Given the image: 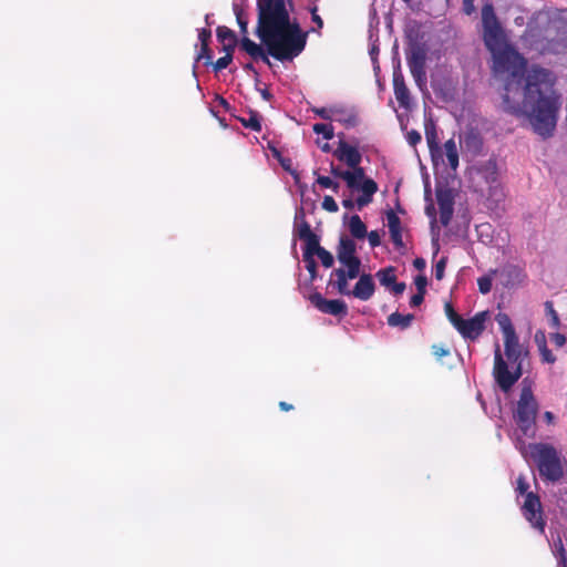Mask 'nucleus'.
<instances>
[{
  "mask_svg": "<svg viewBox=\"0 0 567 567\" xmlns=\"http://www.w3.org/2000/svg\"><path fill=\"white\" fill-rule=\"evenodd\" d=\"M394 95L401 107H409L411 103L410 92L405 84L404 76L400 71L393 73Z\"/></svg>",
  "mask_w": 567,
  "mask_h": 567,
  "instance_id": "a211bd4d",
  "label": "nucleus"
},
{
  "mask_svg": "<svg viewBox=\"0 0 567 567\" xmlns=\"http://www.w3.org/2000/svg\"><path fill=\"white\" fill-rule=\"evenodd\" d=\"M537 413L538 403L533 394V391L530 388H523L519 394L516 411L514 413V419L524 435H534V426Z\"/></svg>",
  "mask_w": 567,
  "mask_h": 567,
  "instance_id": "423d86ee",
  "label": "nucleus"
},
{
  "mask_svg": "<svg viewBox=\"0 0 567 567\" xmlns=\"http://www.w3.org/2000/svg\"><path fill=\"white\" fill-rule=\"evenodd\" d=\"M443 155L446 156L447 163L452 171H456L458 167V151L454 138H450L444 143L442 147Z\"/></svg>",
  "mask_w": 567,
  "mask_h": 567,
  "instance_id": "b1692460",
  "label": "nucleus"
},
{
  "mask_svg": "<svg viewBox=\"0 0 567 567\" xmlns=\"http://www.w3.org/2000/svg\"><path fill=\"white\" fill-rule=\"evenodd\" d=\"M555 556L563 567H567V551L560 539L555 544Z\"/></svg>",
  "mask_w": 567,
  "mask_h": 567,
  "instance_id": "58836bf2",
  "label": "nucleus"
},
{
  "mask_svg": "<svg viewBox=\"0 0 567 567\" xmlns=\"http://www.w3.org/2000/svg\"><path fill=\"white\" fill-rule=\"evenodd\" d=\"M545 310H546V315L549 319L550 327L554 329H558L560 327V320H559L557 311L554 309V305L551 301L545 302Z\"/></svg>",
  "mask_w": 567,
  "mask_h": 567,
  "instance_id": "f704fd0d",
  "label": "nucleus"
},
{
  "mask_svg": "<svg viewBox=\"0 0 567 567\" xmlns=\"http://www.w3.org/2000/svg\"><path fill=\"white\" fill-rule=\"evenodd\" d=\"M233 58L234 56L231 54H225L224 56L219 58L215 63H212L214 70L218 72L228 68L229 64L233 62Z\"/></svg>",
  "mask_w": 567,
  "mask_h": 567,
  "instance_id": "a18cd8bd",
  "label": "nucleus"
},
{
  "mask_svg": "<svg viewBox=\"0 0 567 567\" xmlns=\"http://www.w3.org/2000/svg\"><path fill=\"white\" fill-rule=\"evenodd\" d=\"M523 106L533 132L543 140L551 137L557 125L559 99H540L533 103L523 102Z\"/></svg>",
  "mask_w": 567,
  "mask_h": 567,
  "instance_id": "7ed1b4c3",
  "label": "nucleus"
},
{
  "mask_svg": "<svg viewBox=\"0 0 567 567\" xmlns=\"http://www.w3.org/2000/svg\"><path fill=\"white\" fill-rule=\"evenodd\" d=\"M405 284L404 282H394L391 288L394 295H401L405 290Z\"/></svg>",
  "mask_w": 567,
  "mask_h": 567,
  "instance_id": "69168bd1",
  "label": "nucleus"
},
{
  "mask_svg": "<svg viewBox=\"0 0 567 567\" xmlns=\"http://www.w3.org/2000/svg\"><path fill=\"white\" fill-rule=\"evenodd\" d=\"M529 449L530 456L544 482L556 483L564 477L563 457L554 445L534 443L529 445Z\"/></svg>",
  "mask_w": 567,
  "mask_h": 567,
  "instance_id": "20e7f679",
  "label": "nucleus"
},
{
  "mask_svg": "<svg viewBox=\"0 0 567 567\" xmlns=\"http://www.w3.org/2000/svg\"><path fill=\"white\" fill-rule=\"evenodd\" d=\"M413 266H414L415 269L422 271L425 268L426 262H425V260L423 258L417 257V258L414 259Z\"/></svg>",
  "mask_w": 567,
  "mask_h": 567,
  "instance_id": "774afa93",
  "label": "nucleus"
},
{
  "mask_svg": "<svg viewBox=\"0 0 567 567\" xmlns=\"http://www.w3.org/2000/svg\"><path fill=\"white\" fill-rule=\"evenodd\" d=\"M389 231H390V237H391L393 245L398 249L403 248L404 244H403V239H402V229H395V230H389Z\"/></svg>",
  "mask_w": 567,
  "mask_h": 567,
  "instance_id": "09e8293b",
  "label": "nucleus"
},
{
  "mask_svg": "<svg viewBox=\"0 0 567 567\" xmlns=\"http://www.w3.org/2000/svg\"><path fill=\"white\" fill-rule=\"evenodd\" d=\"M216 35H217V40L220 42V43H225V42H238V39H237V35L236 33L229 29L228 27H225V25H219L217 27L216 29Z\"/></svg>",
  "mask_w": 567,
  "mask_h": 567,
  "instance_id": "2f4dec72",
  "label": "nucleus"
},
{
  "mask_svg": "<svg viewBox=\"0 0 567 567\" xmlns=\"http://www.w3.org/2000/svg\"><path fill=\"white\" fill-rule=\"evenodd\" d=\"M496 321L503 332V337L504 339L507 338V337H513L514 334H516V331H515V328L512 323V320L511 318L508 317V315L506 313H498L496 316Z\"/></svg>",
  "mask_w": 567,
  "mask_h": 567,
  "instance_id": "c85d7f7f",
  "label": "nucleus"
},
{
  "mask_svg": "<svg viewBox=\"0 0 567 567\" xmlns=\"http://www.w3.org/2000/svg\"><path fill=\"white\" fill-rule=\"evenodd\" d=\"M344 172L346 171H342L340 167L338 166H334L333 164H331V174L334 176V177H338V178H341L344 181Z\"/></svg>",
  "mask_w": 567,
  "mask_h": 567,
  "instance_id": "338daca9",
  "label": "nucleus"
},
{
  "mask_svg": "<svg viewBox=\"0 0 567 567\" xmlns=\"http://www.w3.org/2000/svg\"><path fill=\"white\" fill-rule=\"evenodd\" d=\"M522 511L530 525L540 533H544L546 522L543 517L542 503L537 494L533 492L527 493Z\"/></svg>",
  "mask_w": 567,
  "mask_h": 567,
  "instance_id": "9d476101",
  "label": "nucleus"
},
{
  "mask_svg": "<svg viewBox=\"0 0 567 567\" xmlns=\"http://www.w3.org/2000/svg\"><path fill=\"white\" fill-rule=\"evenodd\" d=\"M310 13H311V20L313 23H316V25L318 27V29H321L323 27V20L321 19V17L318 14V8L315 6L312 8H310Z\"/></svg>",
  "mask_w": 567,
  "mask_h": 567,
  "instance_id": "052dcab7",
  "label": "nucleus"
},
{
  "mask_svg": "<svg viewBox=\"0 0 567 567\" xmlns=\"http://www.w3.org/2000/svg\"><path fill=\"white\" fill-rule=\"evenodd\" d=\"M444 310L449 321L455 328L463 318L455 311L452 303L450 302L445 303Z\"/></svg>",
  "mask_w": 567,
  "mask_h": 567,
  "instance_id": "4c0bfd02",
  "label": "nucleus"
},
{
  "mask_svg": "<svg viewBox=\"0 0 567 567\" xmlns=\"http://www.w3.org/2000/svg\"><path fill=\"white\" fill-rule=\"evenodd\" d=\"M477 174L491 188L494 187L498 182L497 164L495 161L489 159L485 164L481 165L477 168Z\"/></svg>",
  "mask_w": 567,
  "mask_h": 567,
  "instance_id": "412c9836",
  "label": "nucleus"
},
{
  "mask_svg": "<svg viewBox=\"0 0 567 567\" xmlns=\"http://www.w3.org/2000/svg\"><path fill=\"white\" fill-rule=\"evenodd\" d=\"M322 208L329 213H337L339 207L333 197L324 196L322 200Z\"/></svg>",
  "mask_w": 567,
  "mask_h": 567,
  "instance_id": "de8ad7c7",
  "label": "nucleus"
},
{
  "mask_svg": "<svg viewBox=\"0 0 567 567\" xmlns=\"http://www.w3.org/2000/svg\"><path fill=\"white\" fill-rule=\"evenodd\" d=\"M361 195L357 198L358 209H362L373 200V195L378 192V184L372 178H365L359 183Z\"/></svg>",
  "mask_w": 567,
  "mask_h": 567,
  "instance_id": "6ab92c4d",
  "label": "nucleus"
},
{
  "mask_svg": "<svg viewBox=\"0 0 567 567\" xmlns=\"http://www.w3.org/2000/svg\"><path fill=\"white\" fill-rule=\"evenodd\" d=\"M523 374L522 362L515 365L513 371H509L507 362L503 359L501 349L497 346L494 355L493 375L502 391H509L513 385L519 380Z\"/></svg>",
  "mask_w": 567,
  "mask_h": 567,
  "instance_id": "0eeeda50",
  "label": "nucleus"
},
{
  "mask_svg": "<svg viewBox=\"0 0 567 567\" xmlns=\"http://www.w3.org/2000/svg\"><path fill=\"white\" fill-rule=\"evenodd\" d=\"M212 39V31L208 28H202L198 30V40L200 45L209 44Z\"/></svg>",
  "mask_w": 567,
  "mask_h": 567,
  "instance_id": "8fccbe9b",
  "label": "nucleus"
},
{
  "mask_svg": "<svg viewBox=\"0 0 567 567\" xmlns=\"http://www.w3.org/2000/svg\"><path fill=\"white\" fill-rule=\"evenodd\" d=\"M205 60V64L209 65L213 63V54L212 50L209 49V44L200 45V50L196 55V62Z\"/></svg>",
  "mask_w": 567,
  "mask_h": 567,
  "instance_id": "ea45409f",
  "label": "nucleus"
},
{
  "mask_svg": "<svg viewBox=\"0 0 567 567\" xmlns=\"http://www.w3.org/2000/svg\"><path fill=\"white\" fill-rule=\"evenodd\" d=\"M421 140H422L421 134L415 130H412V131L408 132V134H406V141L411 146H415L416 144H419L421 142Z\"/></svg>",
  "mask_w": 567,
  "mask_h": 567,
  "instance_id": "6e6d98bb",
  "label": "nucleus"
},
{
  "mask_svg": "<svg viewBox=\"0 0 567 567\" xmlns=\"http://www.w3.org/2000/svg\"><path fill=\"white\" fill-rule=\"evenodd\" d=\"M238 42H225V43H221L223 45V51L225 52V54H234V51H235V48L237 47Z\"/></svg>",
  "mask_w": 567,
  "mask_h": 567,
  "instance_id": "0e129e2a",
  "label": "nucleus"
},
{
  "mask_svg": "<svg viewBox=\"0 0 567 567\" xmlns=\"http://www.w3.org/2000/svg\"><path fill=\"white\" fill-rule=\"evenodd\" d=\"M386 220L389 230L401 229V220L392 209L386 213Z\"/></svg>",
  "mask_w": 567,
  "mask_h": 567,
  "instance_id": "79ce46f5",
  "label": "nucleus"
},
{
  "mask_svg": "<svg viewBox=\"0 0 567 567\" xmlns=\"http://www.w3.org/2000/svg\"><path fill=\"white\" fill-rule=\"evenodd\" d=\"M477 286L481 293L486 295L492 290V277L482 276L477 279Z\"/></svg>",
  "mask_w": 567,
  "mask_h": 567,
  "instance_id": "a19ab883",
  "label": "nucleus"
},
{
  "mask_svg": "<svg viewBox=\"0 0 567 567\" xmlns=\"http://www.w3.org/2000/svg\"><path fill=\"white\" fill-rule=\"evenodd\" d=\"M432 353L435 358L441 359L443 357H446L450 354V350L445 349L443 346L440 344H433L432 346Z\"/></svg>",
  "mask_w": 567,
  "mask_h": 567,
  "instance_id": "4d7b16f0",
  "label": "nucleus"
},
{
  "mask_svg": "<svg viewBox=\"0 0 567 567\" xmlns=\"http://www.w3.org/2000/svg\"><path fill=\"white\" fill-rule=\"evenodd\" d=\"M299 218L301 223L297 227V235L305 241L303 259H310V257L317 255L323 247L320 246L319 237L311 230L310 224L305 219L303 208H300L296 214V219Z\"/></svg>",
  "mask_w": 567,
  "mask_h": 567,
  "instance_id": "1a4fd4ad",
  "label": "nucleus"
},
{
  "mask_svg": "<svg viewBox=\"0 0 567 567\" xmlns=\"http://www.w3.org/2000/svg\"><path fill=\"white\" fill-rule=\"evenodd\" d=\"M313 112L323 120H331V112L324 107L315 109Z\"/></svg>",
  "mask_w": 567,
  "mask_h": 567,
  "instance_id": "e2e57ef3",
  "label": "nucleus"
},
{
  "mask_svg": "<svg viewBox=\"0 0 567 567\" xmlns=\"http://www.w3.org/2000/svg\"><path fill=\"white\" fill-rule=\"evenodd\" d=\"M312 130L317 134H322L326 140H332L334 136L333 126L324 123H316Z\"/></svg>",
  "mask_w": 567,
  "mask_h": 567,
  "instance_id": "c9c22d12",
  "label": "nucleus"
},
{
  "mask_svg": "<svg viewBox=\"0 0 567 567\" xmlns=\"http://www.w3.org/2000/svg\"><path fill=\"white\" fill-rule=\"evenodd\" d=\"M257 12L255 33L261 44L248 37L239 41L240 49L251 59L261 60L271 68L269 55L281 62L292 61L305 50L307 33L297 21H290L286 0H257Z\"/></svg>",
  "mask_w": 567,
  "mask_h": 567,
  "instance_id": "f257e3e1",
  "label": "nucleus"
},
{
  "mask_svg": "<svg viewBox=\"0 0 567 567\" xmlns=\"http://www.w3.org/2000/svg\"><path fill=\"white\" fill-rule=\"evenodd\" d=\"M338 117L336 120L346 125V127H353L358 124V117L354 113L344 110H336Z\"/></svg>",
  "mask_w": 567,
  "mask_h": 567,
  "instance_id": "473e14b6",
  "label": "nucleus"
},
{
  "mask_svg": "<svg viewBox=\"0 0 567 567\" xmlns=\"http://www.w3.org/2000/svg\"><path fill=\"white\" fill-rule=\"evenodd\" d=\"M523 102L533 103L540 99H559L555 92V74L539 65H532L526 70Z\"/></svg>",
  "mask_w": 567,
  "mask_h": 567,
  "instance_id": "39448f33",
  "label": "nucleus"
},
{
  "mask_svg": "<svg viewBox=\"0 0 567 567\" xmlns=\"http://www.w3.org/2000/svg\"><path fill=\"white\" fill-rule=\"evenodd\" d=\"M505 355L513 365L522 362V348L517 334L504 339Z\"/></svg>",
  "mask_w": 567,
  "mask_h": 567,
  "instance_id": "aec40b11",
  "label": "nucleus"
},
{
  "mask_svg": "<svg viewBox=\"0 0 567 567\" xmlns=\"http://www.w3.org/2000/svg\"><path fill=\"white\" fill-rule=\"evenodd\" d=\"M367 236L369 239V244L372 248L380 246L381 237L378 231H375V230H372L370 233L367 231Z\"/></svg>",
  "mask_w": 567,
  "mask_h": 567,
  "instance_id": "13d9d810",
  "label": "nucleus"
},
{
  "mask_svg": "<svg viewBox=\"0 0 567 567\" xmlns=\"http://www.w3.org/2000/svg\"><path fill=\"white\" fill-rule=\"evenodd\" d=\"M550 341L557 347L561 348L565 346L567 339L566 336L559 332H555L550 334Z\"/></svg>",
  "mask_w": 567,
  "mask_h": 567,
  "instance_id": "5fc2aeb1",
  "label": "nucleus"
},
{
  "mask_svg": "<svg viewBox=\"0 0 567 567\" xmlns=\"http://www.w3.org/2000/svg\"><path fill=\"white\" fill-rule=\"evenodd\" d=\"M414 285L416 287L417 292L425 293L427 286V278L424 275H419L414 279Z\"/></svg>",
  "mask_w": 567,
  "mask_h": 567,
  "instance_id": "3c124183",
  "label": "nucleus"
},
{
  "mask_svg": "<svg viewBox=\"0 0 567 567\" xmlns=\"http://www.w3.org/2000/svg\"><path fill=\"white\" fill-rule=\"evenodd\" d=\"M317 183L323 188H332L333 192H338L339 189V184L328 176H318Z\"/></svg>",
  "mask_w": 567,
  "mask_h": 567,
  "instance_id": "49530a36",
  "label": "nucleus"
},
{
  "mask_svg": "<svg viewBox=\"0 0 567 567\" xmlns=\"http://www.w3.org/2000/svg\"><path fill=\"white\" fill-rule=\"evenodd\" d=\"M413 320H414V315H412V313L402 315V313L395 311L388 317L386 321L390 327H399L400 329L404 330L411 326Z\"/></svg>",
  "mask_w": 567,
  "mask_h": 567,
  "instance_id": "a878e982",
  "label": "nucleus"
},
{
  "mask_svg": "<svg viewBox=\"0 0 567 567\" xmlns=\"http://www.w3.org/2000/svg\"><path fill=\"white\" fill-rule=\"evenodd\" d=\"M447 264V257H441V259L434 266V277L436 280L444 278V272Z\"/></svg>",
  "mask_w": 567,
  "mask_h": 567,
  "instance_id": "37998d69",
  "label": "nucleus"
},
{
  "mask_svg": "<svg viewBox=\"0 0 567 567\" xmlns=\"http://www.w3.org/2000/svg\"><path fill=\"white\" fill-rule=\"evenodd\" d=\"M487 318V311L477 312L471 319H462L455 329L464 339L476 340L485 330Z\"/></svg>",
  "mask_w": 567,
  "mask_h": 567,
  "instance_id": "f8f14e48",
  "label": "nucleus"
},
{
  "mask_svg": "<svg viewBox=\"0 0 567 567\" xmlns=\"http://www.w3.org/2000/svg\"><path fill=\"white\" fill-rule=\"evenodd\" d=\"M465 145L468 150L477 153L482 150L483 141L478 133L470 132L465 135Z\"/></svg>",
  "mask_w": 567,
  "mask_h": 567,
  "instance_id": "72a5a7b5",
  "label": "nucleus"
},
{
  "mask_svg": "<svg viewBox=\"0 0 567 567\" xmlns=\"http://www.w3.org/2000/svg\"><path fill=\"white\" fill-rule=\"evenodd\" d=\"M424 296H425V293H421V292H416L415 295H413L410 299V306L419 307L423 302Z\"/></svg>",
  "mask_w": 567,
  "mask_h": 567,
  "instance_id": "680f3d73",
  "label": "nucleus"
},
{
  "mask_svg": "<svg viewBox=\"0 0 567 567\" xmlns=\"http://www.w3.org/2000/svg\"><path fill=\"white\" fill-rule=\"evenodd\" d=\"M317 256L321 260V264H322L323 267H326V268L332 267L334 259H333V256H332V254L330 251H328L327 249L322 248L317 254Z\"/></svg>",
  "mask_w": 567,
  "mask_h": 567,
  "instance_id": "c03bdc74",
  "label": "nucleus"
},
{
  "mask_svg": "<svg viewBox=\"0 0 567 567\" xmlns=\"http://www.w3.org/2000/svg\"><path fill=\"white\" fill-rule=\"evenodd\" d=\"M333 155L341 162H344L349 167L358 166L362 161V155L354 146L349 145L343 140H340Z\"/></svg>",
  "mask_w": 567,
  "mask_h": 567,
  "instance_id": "2eb2a0df",
  "label": "nucleus"
},
{
  "mask_svg": "<svg viewBox=\"0 0 567 567\" xmlns=\"http://www.w3.org/2000/svg\"><path fill=\"white\" fill-rule=\"evenodd\" d=\"M352 171L344 172V182L351 189H359V183H362L365 177L364 168L360 166H350Z\"/></svg>",
  "mask_w": 567,
  "mask_h": 567,
  "instance_id": "4be33fe9",
  "label": "nucleus"
},
{
  "mask_svg": "<svg viewBox=\"0 0 567 567\" xmlns=\"http://www.w3.org/2000/svg\"><path fill=\"white\" fill-rule=\"evenodd\" d=\"M303 261L306 262V268L308 270V272L310 274L311 278H316L317 276V262L316 260L313 259V257H310V259H303Z\"/></svg>",
  "mask_w": 567,
  "mask_h": 567,
  "instance_id": "bf43d9fd",
  "label": "nucleus"
},
{
  "mask_svg": "<svg viewBox=\"0 0 567 567\" xmlns=\"http://www.w3.org/2000/svg\"><path fill=\"white\" fill-rule=\"evenodd\" d=\"M239 122L244 127L249 128L254 132L261 131V116L257 111H249V117H238Z\"/></svg>",
  "mask_w": 567,
  "mask_h": 567,
  "instance_id": "cd10ccee",
  "label": "nucleus"
},
{
  "mask_svg": "<svg viewBox=\"0 0 567 567\" xmlns=\"http://www.w3.org/2000/svg\"><path fill=\"white\" fill-rule=\"evenodd\" d=\"M235 16L243 37H248V20L241 9L235 7Z\"/></svg>",
  "mask_w": 567,
  "mask_h": 567,
  "instance_id": "e433bc0d",
  "label": "nucleus"
},
{
  "mask_svg": "<svg viewBox=\"0 0 567 567\" xmlns=\"http://www.w3.org/2000/svg\"><path fill=\"white\" fill-rule=\"evenodd\" d=\"M483 41L493 58L495 73L518 78L526 70V59L505 40L502 25L492 3L482 8Z\"/></svg>",
  "mask_w": 567,
  "mask_h": 567,
  "instance_id": "f03ea898",
  "label": "nucleus"
},
{
  "mask_svg": "<svg viewBox=\"0 0 567 567\" xmlns=\"http://www.w3.org/2000/svg\"><path fill=\"white\" fill-rule=\"evenodd\" d=\"M536 342L538 344V350L542 357V361L553 364L556 361V357L553 354V352L548 349L545 336L542 333V340H539L538 334L535 337Z\"/></svg>",
  "mask_w": 567,
  "mask_h": 567,
  "instance_id": "c756f323",
  "label": "nucleus"
},
{
  "mask_svg": "<svg viewBox=\"0 0 567 567\" xmlns=\"http://www.w3.org/2000/svg\"><path fill=\"white\" fill-rule=\"evenodd\" d=\"M405 56L410 72L415 83L421 87L426 80V48L425 44L413 41L405 49Z\"/></svg>",
  "mask_w": 567,
  "mask_h": 567,
  "instance_id": "6e6552de",
  "label": "nucleus"
},
{
  "mask_svg": "<svg viewBox=\"0 0 567 567\" xmlns=\"http://www.w3.org/2000/svg\"><path fill=\"white\" fill-rule=\"evenodd\" d=\"M310 302L322 313L332 316L346 317L348 315V307L343 300L333 299L329 300L322 297L321 293L315 292L309 297Z\"/></svg>",
  "mask_w": 567,
  "mask_h": 567,
  "instance_id": "ddd939ff",
  "label": "nucleus"
},
{
  "mask_svg": "<svg viewBox=\"0 0 567 567\" xmlns=\"http://www.w3.org/2000/svg\"><path fill=\"white\" fill-rule=\"evenodd\" d=\"M453 213H454V209L440 210V223L445 227L449 226V224L452 220Z\"/></svg>",
  "mask_w": 567,
  "mask_h": 567,
  "instance_id": "864d4df0",
  "label": "nucleus"
},
{
  "mask_svg": "<svg viewBox=\"0 0 567 567\" xmlns=\"http://www.w3.org/2000/svg\"><path fill=\"white\" fill-rule=\"evenodd\" d=\"M377 277L379 278L380 284L384 287H391L396 281L395 270L391 266L380 269L377 272Z\"/></svg>",
  "mask_w": 567,
  "mask_h": 567,
  "instance_id": "7c9ffc66",
  "label": "nucleus"
},
{
  "mask_svg": "<svg viewBox=\"0 0 567 567\" xmlns=\"http://www.w3.org/2000/svg\"><path fill=\"white\" fill-rule=\"evenodd\" d=\"M359 274H360V269H354V272L352 275L350 274V268L334 269L331 272V278L336 277L337 280L332 281V279H330L329 285L334 286L340 295L348 296L351 293V291L348 289V280L355 279L359 276Z\"/></svg>",
  "mask_w": 567,
  "mask_h": 567,
  "instance_id": "dca6fc26",
  "label": "nucleus"
},
{
  "mask_svg": "<svg viewBox=\"0 0 567 567\" xmlns=\"http://www.w3.org/2000/svg\"><path fill=\"white\" fill-rule=\"evenodd\" d=\"M544 50L553 54L567 53V35L561 34L551 39H546Z\"/></svg>",
  "mask_w": 567,
  "mask_h": 567,
  "instance_id": "5701e85b",
  "label": "nucleus"
},
{
  "mask_svg": "<svg viewBox=\"0 0 567 567\" xmlns=\"http://www.w3.org/2000/svg\"><path fill=\"white\" fill-rule=\"evenodd\" d=\"M355 243L348 236H341L337 248V258L346 268H350L351 275L354 272V269H360L361 267V260L355 255Z\"/></svg>",
  "mask_w": 567,
  "mask_h": 567,
  "instance_id": "9b49d317",
  "label": "nucleus"
},
{
  "mask_svg": "<svg viewBox=\"0 0 567 567\" xmlns=\"http://www.w3.org/2000/svg\"><path fill=\"white\" fill-rule=\"evenodd\" d=\"M436 200L440 210L454 209V194L451 188L440 187L436 188Z\"/></svg>",
  "mask_w": 567,
  "mask_h": 567,
  "instance_id": "393cba45",
  "label": "nucleus"
},
{
  "mask_svg": "<svg viewBox=\"0 0 567 567\" xmlns=\"http://www.w3.org/2000/svg\"><path fill=\"white\" fill-rule=\"evenodd\" d=\"M350 234L357 239H363L367 237V226L361 220L359 215H353L350 217L349 224Z\"/></svg>",
  "mask_w": 567,
  "mask_h": 567,
  "instance_id": "bb28decb",
  "label": "nucleus"
},
{
  "mask_svg": "<svg viewBox=\"0 0 567 567\" xmlns=\"http://www.w3.org/2000/svg\"><path fill=\"white\" fill-rule=\"evenodd\" d=\"M375 291V285L370 274H363L354 285L351 293L363 301L369 300Z\"/></svg>",
  "mask_w": 567,
  "mask_h": 567,
  "instance_id": "f3484780",
  "label": "nucleus"
},
{
  "mask_svg": "<svg viewBox=\"0 0 567 567\" xmlns=\"http://www.w3.org/2000/svg\"><path fill=\"white\" fill-rule=\"evenodd\" d=\"M425 138L433 165L437 166L440 163L444 164L443 150L439 142L436 127L433 123H429L425 125Z\"/></svg>",
  "mask_w": 567,
  "mask_h": 567,
  "instance_id": "4468645a",
  "label": "nucleus"
},
{
  "mask_svg": "<svg viewBox=\"0 0 567 567\" xmlns=\"http://www.w3.org/2000/svg\"><path fill=\"white\" fill-rule=\"evenodd\" d=\"M528 488H529V484L528 482L526 481V477L524 475H519L517 477V487H516V491L519 493V494H525L527 495L528 492Z\"/></svg>",
  "mask_w": 567,
  "mask_h": 567,
  "instance_id": "603ef678",
  "label": "nucleus"
}]
</instances>
